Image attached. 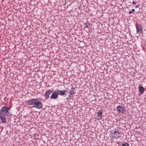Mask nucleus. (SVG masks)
<instances>
[{
    "label": "nucleus",
    "mask_w": 146,
    "mask_h": 146,
    "mask_svg": "<svg viewBox=\"0 0 146 146\" xmlns=\"http://www.w3.org/2000/svg\"><path fill=\"white\" fill-rule=\"evenodd\" d=\"M75 90V88L72 87L70 90V92L69 93V99H70L71 98L73 97V95L75 93L74 91Z\"/></svg>",
    "instance_id": "obj_6"
},
{
    "label": "nucleus",
    "mask_w": 146,
    "mask_h": 146,
    "mask_svg": "<svg viewBox=\"0 0 146 146\" xmlns=\"http://www.w3.org/2000/svg\"><path fill=\"white\" fill-rule=\"evenodd\" d=\"M117 110L118 113L123 114L125 113L126 111V110L125 108L121 106H118L117 107Z\"/></svg>",
    "instance_id": "obj_4"
},
{
    "label": "nucleus",
    "mask_w": 146,
    "mask_h": 146,
    "mask_svg": "<svg viewBox=\"0 0 146 146\" xmlns=\"http://www.w3.org/2000/svg\"><path fill=\"white\" fill-rule=\"evenodd\" d=\"M129 144L127 143L123 144L122 146H129Z\"/></svg>",
    "instance_id": "obj_12"
},
{
    "label": "nucleus",
    "mask_w": 146,
    "mask_h": 146,
    "mask_svg": "<svg viewBox=\"0 0 146 146\" xmlns=\"http://www.w3.org/2000/svg\"><path fill=\"white\" fill-rule=\"evenodd\" d=\"M132 13V11H130L129 12V14H131V13Z\"/></svg>",
    "instance_id": "obj_16"
},
{
    "label": "nucleus",
    "mask_w": 146,
    "mask_h": 146,
    "mask_svg": "<svg viewBox=\"0 0 146 146\" xmlns=\"http://www.w3.org/2000/svg\"><path fill=\"white\" fill-rule=\"evenodd\" d=\"M102 111L101 110L100 111H99L98 113V117L99 119H102Z\"/></svg>",
    "instance_id": "obj_9"
},
{
    "label": "nucleus",
    "mask_w": 146,
    "mask_h": 146,
    "mask_svg": "<svg viewBox=\"0 0 146 146\" xmlns=\"http://www.w3.org/2000/svg\"><path fill=\"white\" fill-rule=\"evenodd\" d=\"M135 9H132V11H133V12L135 11Z\"/></svg>",
    "instance_id": "obj_17"
},
{
    "label": "nucleus",
    "mask_w": 146,
    "mask_h": 146,
    "mask_svg": "<svg viewBox=\"0 0 146 146\" xmlns=\"http://www.w3.org/2000/svg\"><path fill=\"white\" fill-rule=\"evenodd\" d=\"M10 110V108L5 106L1 108L0 111V119L2 123H6V116H9V111Z\"/></svg>",
    "instance_id": "obj_1"
},
{
    "label": "nucleus",
    "mask_w": 146,
    "mask_h": 146,
    "mask_svg": "<svg viewBox=\"0 0 146 146\" xmlns=\"http://www.w3.org/2000/svg\"><path fill=\"white\" fill-rule=\"evenodd\" d=\"M139 92L142 94H143L144 92L145 89L142 86H139Z\"/></svg>",
    "instance_id": "obj_10"
},
{
    "label": "nucleus",
    "mask_w": 146,
    "mask_h": 146,
    "mask_svg": "<svg viewBox=\"0 0 146 146\" xmlns=\"http://www.w3.org/2000/svg\"><path fill=\"white\" fill-rule=\"evenodd\" d=\"M88 27V26L87 25L86 27L85 28H87Z\"/></svg>",
    "instance_id": "obj_18"
},
{
    "label": "nucleus",
    "mask_w": 146,
    "mask_h": 146,
    "mask_svg": "<svg viewBox=\"0 0 146 146\" xmlns=\"http://www.w3.org/2000/svg\"><path fill=\"white\" fill-rule=\"evenodd\" d=\"M52 92L53 91H51L50 90H48L46 92L44 96L46 99H48V98L49 97V96L50 95Z\"/></svg>",
    "instance_id": "obj_8"
},
{
    "label": "nucleus",
    "mask_w": 146,
    "mask_h": 146,
    "mask_svg": "<svg viewBox=\"0 0 146 146\" xmlns=\"http://www.w3.org/2000/svg\"><path fill=\"white\" fill-rule=\"evenodd\" d=\"M58 95L57 93L56 90L52 94L51 96L50 97V98L52 99H56L57 98Z\"/></svg>",
    "instance_id": "obj_7"
},
{
    "label": "nucleus",
    "mask_w": 146,
    "mask_h": 146,
    "mask_svg": "<svg viewBox=\"0 0 146 146\" xmlns=\"http://www.w3.org/2000/svg\"><path fill=\"white\" fill-rule=\"evenodd\" d=\"M63 91V92H64V95H66L65 92H66V90H64V91Z\"/></svg>",
    "instance_id": "obj_14"
},
{
    "label": "nucleus",
    "mask_w": 146,
    "mask_h": 146,
    "mask_svg": "<svg viewBox=\"0 0 146 146\" xmlns=\"http://www.w3.org/2000/svg\"><path fill=\"white\" fill-rule=\"evenodd\" d=\"M136 2L134 1H133V2H132V3L133 5H135L136 4Z\"/></svg>",
    "instance_id": "obj_13"
},
{
    "label": "nucleus",
    "mask_w": 146,
    "mask_h": 146,
    "mask_svg": "<svg viewBox=\"0 0 146 146\" xmlns=\"http://www.w3.org/2000/svg\"><path fill=\"white\" fill-rule=\"evenodd\" d=\"M57 91V93L58 95H59L61 96H63L64 95V92L63 91H60V90H56Z\"/></svg>",
    "instance_id": "obj_11"
},
{
    "label": "nucleus",
    "mask_w": 146,
    "mask_h": 146,
    "mask_svg": "<svg viewBox=\"0 0 146 146\" xmlns=\"http://www.w3.org/2000/svg\"><path fill=\"white\" fill-rule=\"evenodd\" d=\"M27 103L29 105H34L33 107L38 109H41L43 107L42 103L38 101L37 99H33L27 101Z\"/></svg>",
    "instance_id": "obj_2"
},
{
    "label": "nucleus",
    "mask_w": 146,
    "mask_h": 146,
    "mask_svg": "<svg viewBox=\"0 0 146 146\" xmlns=\"http://www.w3.org/2000/svg\"><path fill=\"white\" fill-rule=\"evenodd\" d=\"M136 27L137 30V33L139 34L143 33V29L141 25H136Z\"/></svg>",
    "instance_id": "obj_5"
},
{
    "label": "nucleus",
    "mask_w": 146,
    "mask_h": 146,
    "mask_svg": "<svg viewBox=\"0 0 146 146\" xmlns=\"http://www.w3.org/2000/svg\"><path fill=\"white\" fill-rule=\"evenodd\" d=\"M111 133L112 134V136L115 138H118L120 136V133L117 129H113L111 131Z\"/></svg>",
    "instance_id": "obj_3"
},
{
    "label": "nucleus",
    "mask_w": 146,
    "mask_h": 146,
    "mask_svg": "<svg viewBox=\"0 0 146 146\" xmlns=\"http://www.w3.org/2000/svg\"><path fill=\"white\" fill-rule=\"evenodd\" d=\"M139 6V5H136L135 6L136 8H138Z\"/></svg>",
    "instance_id": "obj_15"
}]
</instances>
